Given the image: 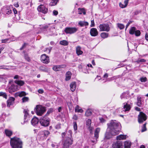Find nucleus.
I'll use <instances>...</instances> for the list:
<instances>
[{"label":"nucleus","instance_id":"obj_1","mask_svg":"<svg viewBox=\"0 0 148 148\" xmlns=\"http://www.w3.org/2000/svg\"><path fill=\"white\" fill-rule=\"evenodd\" d=\"M108 127L104 135V139H108L112 136L117 134L119 131L117 130L118 124L113 121L108 124Z\"/></svg>","mask_w":148,"mask_h":148},{"label":"nucleus","instance_id":"obj_2","mask_svg":"<svg viewBox=\"0 0 148 148\" xmlns=\"http://www.w3.org/2000/svg\"><path fill=\"white\" fill-rule=\"evenodd\" d=\"M10 143L13 148H22V142L19 138L16 137L11 138Z\"/></svg>","mask_w":148,"mask_h":148},{"label":"nucleus","instance_id":"obj_3","mask_svg":"<svg viewBox=\"0 0 148 148\" xmlns=\"http://www.w3.org/2000/svg\"><path fill=\"white\" fill-rule=\"evenodd\" d=\"M70 133V136L67 138L66 140L63 141V148H69V146L72 144L73 140L72 137V132L71 131H69Z\"/></svg>","mask_w":148,"mask_h":148},{"label":"nucleus","instance_id":"obj_4","mask_svg":"<svg viewBox=\"0 0 148 148\" xmlns=\"http://www.w3.org/2000/svg\"><path fill=\"white\" fill-rule=\"evenodd\" d=\"M39 122L42 126L47 127L49 124V119L48 117L45 116L40 118Z\"/></svg>","mask_w":148,"mask_h":148},{"label":"nucleus","instance_id":"obj_5","mask_svg":"<svg viewBox=\"0 0 148 148\" xmlns=\"http://www.w3.org/2000/svg\"><path fill=\"white\" fill-rule=\"evenodd\" d=\"M35 109L37 115L39 116H41L46 110L44 107L40 105L36 106Z\"/></svg>","mask_w":148,"mask_h":148},{"label":"nucleus","instance_id":"obj_6","mask_svg":"<svg viewBox=\"0 0 148 148\" xmlns=\"http://www.w3.org/2000/svg\"><path fill=\"white\" fill-rule=\"evenodd\" d=\"M78 29L75 27H66L64 29V32L66 34H72L77 31Z\"/></svg>","mask_w":148,"mask_h":148},{"label":"nucleus","instance_id":"obj_7","mask_svg":"<svg viewBox=\"0 0 148 148\" xmlns=\"http://www.w3.org/2000/svg\"><path fill=\"white\" fill-rule=\"evenodd\" d=\"M147 119V116L146 114L142 112L140 113L138 115V119L139 123H142L143 121H145Z\"/></svg>","mask_w":148,"mask_h":148},{"label":"nucleus","instance_id":"obj_8","mask_svg":"<svg viewBox=\"0 0 148 148\" xmlns=\"http://www.w3.org/2000/svg\"><path fill=\"white\" fill-rule=\"evenodd\" d=\"M99 27L100 31L108 32L110 29L109 25L108 24H105L100 25Z\"/></svg>","mask_w":148,"mask_h":148},{"label":"nucleus","instance_id":"obj_9","mask_svg":"<svg viewBox=\"0 0 148 148\" xmlns=\"http://www.w3.org/2000/svg\"><path fill=\"white\" fill-rule=\"evenodd\" d=\"M37 9L39 12L44 14L46 13L48 11L47 8L45 7L43 5H41L39 6Z\"/></svg>","mask_w":148,"mask_h":148},{"label":"nucleus","instance_id":"obj_10","mask_svg":"<svg viewBox=\"0 0 148 148\" xmlns=\"http://www.w3.org/2000/svg\"><path fill=\"white\" fill-rule=\"evenodd\" d=\"M41 60L43 63L48 64L49 62V57L46 54H42L41 56Z\"/></svg>","mask_w":148,"mask_h":148},{"label":"nucleus","instance_id":"obj_11","mask_svg":"<svg viewBox=\"0 0 148 148\" xmlns=\"http://www.w3.org/2000/svg\"><path fill=\"white\" fill-rule=\"evenodd\" d=\"M18 89V87L17 85L16 84H12L9 89V91L10 93L12 92L17 90Z\"/></svg>","mask_w":148,"mask_h":148},{"label":"nucleus","instance_id":"obj_12","mask_svg":"<svg viewBox=\"0 0 148 148\" xmlns=\"http://www.w3.org/2000/svg\"><path fill=\"white\" fill-rule=\"evenodd\" d=\"M113 148H123L122 142L121 141H117L112 145Z\"/></svg>","mask_w":148,"mask_h":148},{"label":"nucleus","instance_id":"obj_13","mask_svg":"<svg viewBox=\"0 0 148 148\" xmlns=\"http://www.w3.org/2000/svg\"><path fill=\"white\" fill-rule=\"evenodd\" d=\"M65 65H57L54 66L53 67V70L55 71H60L62 68L66 67Z\"/></svg>","mask_w":148,"mask_h":148},{"label":"nucleus","instance_id":"obj_14","mask_svg":"<svg viewBox=\"0 0 148 148\" xmlns=\"http://www.w3.org/2000/svg\"><path fill=\"white\" fill-rule=\"evenodd\" d=\"M15 99L12 97H10L7 101V106L10 107L11 105L13 104L14 102Z\"/></svg>","mask_w":148,"mask_h":148},{"label":"nucleus","instance_id":"obj_15","mask_svg":"<svg viewBox=\"0 0 148 148\" xmlns=\"http://www.w3.org/2000/svg\"><path fill=\"white\" fill-rule=\"evenodd\" d=\"M90 32L91 35L93 36H95L98 34L97 29L95 28H92L91 29Z\"/></svg>","mask_w":148,"mask_h":148},{"label":"nucleus","instance_id":"obj_16","mask_svg":"<svg viewBox=\"0 0 148 148\" xmlns=\"http://www.w3.org/2000/svg\"><path fill=\"white\" fill-rule=\"evenodd\" d=\"M127 137V136L126 135L121 134L117 136L116 138L118 140H121L125 139Z\"/></svg>","mask_w":148,"mask_h":148},{"label":"nucleus","instance_id":"obj_17","mask_svg":"<svg viewBox=\"0 0 148 148\" xmlns=\"http://www.w3.org/2000/svg\"><path fill=\"white\" fill-rule=\"evenodd\" d=\"M38 119L36 117H34L32 119L31 123L33 125H35L38 123Z\"/></svg>","mask_w":148,"mask_h":148},{"label":"nucleus","instance_id":"obj_18","mask_svg":"<svg viewBox=\"0 0 148 148\" xmlns=\"http://www.w3.org/2000/svg\"><path fill=\"white\" fill-rule=\"evenodd\" d=\"M100 128H97L95 130L94 135L95 137L96 138V140L99 137V133L100 131Z\"/></svg>","mask_w":148,"mask_h":148},{"label":"nucleus","instance_id":"obj_19","mask_svg":"<svg viewBox=\"0 0 148 148\" xmlns=\"http://www.w3.org/2000/svg\"><path fill=\"white\" fill-rule=\"evenodd\" d=\"M76 52L78 56L82 54L83 52L81 50V47L80 46H78L76 48Z\"/></svg>","mask_w":148,"mask_h":148},{"label":"nucleus","instance_id":"obj_20","mask_svg":"<svg viewBox=\"0 0 148 148\" xmlns=\"http://www.w3.org/2000/svg\"><path fill=\"white\" fill-rule=\"evenodd\" d=\"M71 73L70 71H68L66 74L65 80L66 81L69 80L71 79Z\"/></svg>","mask_w":148,"mask_h":148},{"label":"nucleus","instance_id":"obj_21","mask_svg":"<svg viewBox=\"0 0 148 148\" xmlns=\"http://www.w3.org/2000/svg\"><path fill=\"white\" fill-rule=\"evenodd\" d=\"M129 0H125L124 1V5H123L121 3H119L120 7L122 8H125L127 5Z\"/></svg>","mask_w":148,"mask_h":148},{"label":"nucleus","instance_id":"obj_22","mask_svg":"<svg viewBox=\"0 0 148 148\" xmlns=\"http://www.w3.org/2000/svg\"><path fill=\"white\" fill-rule=\"evenodd\" d=\"M124 145L125 148H130L131 143L130 141H126L125 142Z\"/></svg>","mask_w":148,"mask_h":148},{"label":"nucleus","instance_id":"obj_23","mask_svg":"<svg viewBox=\"0 0 148 148\" xmlns=\"http://www.w3.org/2000/svg\"><path fill=\"white\" fill-rule=\"evenodd\" d=\"M82 13L84 15H85L86 14V12L84 9L79 8L78 10V14H81Z\"/></svg>","mask_w":148,"mask_h":148},{"label":"nucleus","instance_id":"obj_24","mask_svg":"<svg viewBox=\"0 0 148 148\" xmlns=\"http://www.w3.org/2000/svg\"><path fill=\"white\" fill-rule=\"evenodd\" d=\"M78 24L81 27L83 26H87L88 25V23L87 22L80 21L79 23Z\"/></svg>","mask_w":148,"mask_h":148},{"label":"nucleus","instance_id":"obj_25","mask_svg":"<svg viewBox=\"0 0 148 148\" xmlns=\"http://www.w3.org/2000/svg\"><path fill=\"white\" fill-rule=\"evenodd\" d=\"M59 0H52L49 3V5L51 6H54L56 5Z\"/></svg>","mask_w":148,"mask_h":148},{"label":"nucleus","instance_id":"obj_26","mask_svg":"<svg viewBox=\"0 0 148 148\" xmlns=\"http://www.w3.org/2000/svg\"><path fill=\"white\" fill-rule=\"evenodd\" d=\"M136 29L134 27H132L129 30V33L132 35H133L135 33Z\"/></svg>","mask_w":148,"mask_h":148},{"label":"nucleus","instance_id":"obj_27","mask_svg":"<svg viewBox=\"0 0 148 148\" xmlns=\"http://www.w3.org/2000/svg\"><path fill=\"white\" fill-rule=\"evenodd\" d=\"M5 133L6 135L8 136H10L12 134V132L8 130H5Z\"/></svg>","mask_w":148,"mask_h":148},{"label":"nucleus","instance_id":"obj_28","mask_svg":"<svg viewBox=\"0 0 148 148\" xmlns=\"http://www.w3.org/2000/svg\"><path fill=\"white\" fill-rule=\"evenodd\" d=\"M70 89L71 91H74L76 88L75 84H71L70 85Z\"/></svg>","mask_w":148,"mask_h":148},{"label":"nucleus","instance_id":"obj_29","mask_svg":"<svg viewBox=\"0 0 148 148\" xmlns=\"http://www.w3.org/2000/svg\"><path fill=\"white\" fill-rule=\"evenodd\" d=\"M75 111L76 112L82 113L83 112V110L81 109H79V106H77L75 108Z\"/></svg>","mask_w":148,"mask_h":148},{"label":"nucleus","instance_id":"obj_30","mask_svg":"<svg viewBox=\"0 0 148 148\" xmlns=\"http://www.w3.org/2000/svg\"><path fill=\"white\" fill-rule=\"evenodd\" d=\"M60 43L61 45H67L68 44V42L66 40L60 41Z\"/></svg>","mask_w":148,"mask_h":148},{"label":"nucleus","instance_id":"obj_31","mask_svg":"<svg viewBox=\"0 0 148 148\" xmlns=\"http://www.w3.org/2000/svg\"><path fill=\"white\" fill-rule=\"evenodd\" d=\"M108 33L105 32L102 33L101 34V37L103 38H106L108 37Z\"/></svg>","mask_w":148,"mask_h":148},{"label":"nucleus","instance_id":"obj_32","mask_svg":"<svg viewBox=\"0 0 148 148\" xmlns=\"http://www.w3.org/2000/svg\"><path fill=\"white\" fill-rule=\"evenodd\" d=\"M124 108H125V111H126L129 110L130 108V107L129 105L126 103V105L124 106Z\"/></svg>","mask_w":148,"mask_h":148},{"label":"nucleus","instance_id":"obj_33","mask_svg":"<svg viewBox=\"0 0 148 148\" xmlns=\"http://www.w3.org/2000/svg\"><path fill=\"white\" fill-rule=\"evenodd\" d=\"M26 95V93L23 91L19 92L18 93V95L20 97H22Z\"/></svg>","mask_w":148,"mask_h":148},{"label":"nucleus","instance_id":"obj_34","mask_svg":"<svg viewBox=\"0 0 148 148\" xmlns=\"http://www.w3.org/2000/svg\"><path fill=\"white\" fill-rule=\"evenodd\" d=\"M117 25L118 27L121 29H124L125 27L124 25L121 23H118Z\"/></svg>","mask_w":148,"mask_h":148},{"label":"nucleus","instance_id":"obj_35","mask_svg":"<svg viewBox=\"0 0 148 148\" xmlns=\"http://www.w3.org/2000/svg\"><path fill=\"white\" fill-rule=\"evenodd\" d=\"M5 12L7 14H9L11 13V10L9 8H6L5 10Z\"/></svg>","mask_w":148,"mask_h":148},{"label":"nucleus","instance_id":"obj_36","mask_svg":"<svg viewBox=\"0 0 148 148\" xmlns=\"http://www.w3.org/2000/svg\"><path fill=\"white\" fill-rule=\"evenodd\" d=\"M29 100V98L27 97H24L22 99V102L24 103L28 101Z\"/></svg>","mask_w":148,"mask_h":148},{"label":"nucleus","instance_id":"obj_37","mask_svg":"<svg viewBox=\"0 0 148 148\" xmlns=\"http://www.w3.org/2000/svg\"><path fill=\"white\" fill-rule=\"evenodd\" d=\"M137 105L139 106H140L141 105V99L140 97H138L137 98Z\"/></svg>","mask_w":148,"mask_h":148},{"label":"nucleus","instance_id":"obj_38","mask_svg":"<svg viewBox=\"0 0 148 148\" xmlns=\"http://www.w3.org/2000/svg\"><path fill=\"white\" fill-rule=\"evenodd\" d=\"M91 121L90 119H88L86 121V125L88 127H90L91 124Z\"/></svg>","mask_w":148,"mask_h":148},{"label":"nucleus","instance_id":"obj_39","mask_svg":"<svg viewBox=\"0 0 148 148\" xmlns=\"http://www.w3.org/2000/svg\"><path fill=\"white\" fill-rule=\"evenodd\" d=\"M140 81L142 82H146L147 80V78L146 77H142L140 79Z\"/></svg>","mask_w":148,"mask_h":148},{"label":"nucleus","instance_id":"obj_40","mask_svg":"<svg viewBox=\"0 0 148 148\" xmlns=\"http://www.w3.org/2000/svg\"><path fill=\"white\" fill-rule=\"evenodd\" d=\"M108 74L107 73H106L103 75V77L104 78L103 80H105L106 81L107 80L108 77Z\"/></svg>","mask_w":148,"mask_h":148},{"label":"nucleus","instance_id":"obj_41","mask_svg":"<svg viewBox=\"0 0 148 148\" xmlns=\"http://www.w3.org/2000/svg\"><path fill=\"white\" fill-rule=\"evenodd\" d=\"M24 58L28 62H29L30 61V59L27 55L25 54V55Z\"/></svg>","mask_w":148,"mask_h":148},{"label":"nucleus","instance_id":"obj_42","mask_svg":"<svg viewBox=\"0 0 148 148\" xmlns=\"http://www.w3.org/2000/svg\"><path fill=\"white\" fill-rule=\"evenodd\" d=\"M0 96H3L5 99L7 98V96L5 93L3 92H0Z\"/></svg>","mask_w":148,"mask_h":148},{"label":"nucleus","instance_id":"obj_43","mask_svg":"<svg viewBox=\"0 0 148 148\" xmlns=\"http://www.w3.org/2000/svg\"><path fill=\"white\" fill-rule=\"evenodd\" d=\"M92 113L89 110H88L86 112V115L87 116H88L91 114Z\"/></svg>","mask_w":148,"mask_h":148},{"label":"nucleus","instance_id":"obj_44","mask_svg":"<svg viewBox=\"0 0 148 148\" xmlns=\"http://www.w3.org/2000/svg\"><path fill=\"white\" fill-rule=\"evenodd\" d=\"M146 123L144 124L143 126V127L142 130V132H143L146 130Z\"/></svg>","mask_w":148,"mask_h":148},{"label":"nucleus","instance_id":"obj_45","mask_svg":"<svg viewBox=\"0 0 148 148\" xmlns=\"http://www.w3.org/2000/svg\"><path fill=\"white\" fill-rule=\"evenodd\" d=\"M9 40V39L8 38L2 40H1V42L3 43H5L6 42H10V41L8 42Z\"/></svg>","mask_w":148,"mask_h":148},{"label":"nucleus","instance_id":"obj_46","mask_svg":"<svg viewBox=\"0 0 148 148\" xmlns=\"http://www.w3.org/2000/svg\"><path fill=\"white\" fill-rule=\"evenodd\" d=\"M135 34L136 36H138L140 35V31L136 30L135 31Z\"/></svg>","mask_w":148,"mask_h":148},{"label":"nucleus","instance_id":"obj_47","mask_svg":"<svg viewBox=\"0 0 148 148\" xmlns=\"http://www.w3.org/2000/svg\"><path fill=\"white\" fill-rule=\"evenodd\" d=\"M15 83H24V82L22 80H16L14 81Z\"/></svg>","mask_w":148,"mask_h":148},{"label":"nucleus","instance_id":"obj_48","mask_svg":"<svg viewBox=\"0 0 148 148\" xmlns=\"http://www.w3.org/2000/svg\"><path fill=\"white\" fill-rule=\"evenodd\" d=\"M73 127L74 130H76L77 129V125L76 122H74L73 123Z\"/></svg>","mask_w":148,"mask_h":148},{"label":"nucleus","instance_id":"obj_49","mask_svg":"<svg viewBox=\"0 0 148 148\" xmlns=\"http://www.w3.org/2000/svg\"><path fill=\"white\" fill-rule=\"evenodd\" d=\"M40 2L44 4H46L48 0H39Z\"/></svg>","mask_w":148,"mask_h":148},{"label":"nucleus","instance_id":"obj_50","mask_svg":"<svg viewBox=\"0 0 148 148\" xmlns=\"http://www.w3.org/2000/svg\"><path fill=\"white\" fill-rule=\"evenodd\" d=\"M51 49V48H45V50H44V51H47L48 50V53H49L50 52Z\"/></svg>","mask_w":148,"mask_h":148},{"label":"nucleus","instance_id":"obj_51","mask_svg":"<svg viewBox=\"0 0 148 148\" xmlns=\"http://www.w3.org/2000/svg\"><path fill=\"white\" fill-rule=\"evenodd\" d=\"M91 25H90V27H93L94 26H95V23L94 20H91Z\"/></svg>","mask_w":148,"mask_h":148},{"label":"nucleus","instance_id":"obj_52","mask_svg":"<svg viewBox=\"0 0 148 148\" xmlns=\"http://www.w3.org/2000/svg\"><path fill=\"white\" fill-rule=\"evenodd\" d=\"M5 66L4 65L0 66V69H3L7 70L8 69V68L4 67Z\"/></svg>","mask_w":148,"mask_h":148},{"label":"nucleus","instance_id":"obj_53","mask_svg":"<svg viewBox=\"0 0 148 148\" xmlns=\"http://www.w3.org/2000/svg\"><path fill=\"white\" fill-rule=\"evenodd\" d=\"M53 13L54 15H57L58 14V12L57 11L54 10L53 11Z\"/></svg>","mask_w":148,"mask_h":148},{"label":"nucleus","instance_id":"obj_54","mask_svg":"<svg viewBox=\"0 0 148 148\" xmlns=\"http://www.w3.org/2000/svg\"><path fill=\"white\" fill-rule=\"evenodd\" d=\"M138 61L140 62H145L146 61V60L143 59H141L139 60Z\"/></svg>","mask_w":148,"mask_h":148},{"label":"nucleus","instance_id":"obj_55","mask_svg":"<svg viewBox=\"0 0 148 148\" xmlns=\"http://www.w3.org/2000/svg\"><path fill=\"white\" fill-rule=\"evenodd\" d=\"M19 77H20V76L18 75H16L14 76V79H18Z\"/></svg>","mask_w":148,"mask_h":148},{"label":"nucleus","instance_id":"obj_56","mask_svg":"<svg viewBox=\"0 0 148 148\" xmlns=\"http://www.w3.org/2000/svg\"><path fill=\"white\" fill-rule=\"evenodd\" d=\"M72 13L73 14V16H74V17H75L77 18V15L75 14H75H76V12L74 10L73 11Z\"/></svg>","mask_w":148,"mask_h":148},{"label":"nucleus","instance_id":"obj_57","mask_svg":"<svg viewBox=\"0 0 148 148\" xmlns=\"http://www.w3.org/2000/svg\"><path fill=\"white\" fill-rule=\"evenodd\" d=\"M132 23L131 21H129V22L127 23V24L126 25V29H127V27L129 26V25Z\"/></svg>","mask_w":148,"mask_h":148},{"label":"nucleus","instance_id":"obj_58","mask_svg":"<svg viewBox=\"0 0 148 148\" xmlns=\"http://www.w3.org/2000/svg\"><path fill=\"white\" fill-rule=\"evenodd\" d=\"M38 92L39 93H42L43 92V90H42L39 89L38 90Z\"/></svg>","mask_w":148,"mask_h":148},{"label":"nucleus","instance_id":"obj_59","mask_svg":"<svg viewBox=\"0 0 148 148\" xmlns=\"http://www.w3.org/2000/svg\"><path fill=\"white\" fill-rule=\"evenodd\" d=\"M145 38L147 40H148V35L147 33H146L145 35Z\"/></svg>","mask_w":148,"mask_h":148},{"label":"nucleus","instance_id":"obj_60","mask_svg":"<svg viewBox=\"0 0 148 148\" xmlns=\"http://www.w3.org/2000/svg\"><path fill=\"white\" fill-rule=\"evenodd\" d=\"M113 79V77H111V78H109L107 79V80L106 81H110L111 80H112Z\"/></svg>","mask_w":148,"mask_h":148},{"label":"nucleus","instance_id":"obj_61","mask_svg":"<svg viewBox=\"0 0 148 148\" xmlns=\"http://www.w3.org/2000/svg\"><path fill=\"white\" fill-rule=\"evenodd\" d=\"M13 11H14V14H17V11L14 8V9H13Z\"/></svg>","mask_w":148,"mask_h":148},{"label":"nucleus","instance_id":"obj_62","mask_svg":"<svg viewBox=\"0 0 148 148\" xmlns=\"http://www.w3.org/2000/svg\"><path fill=\"white\" fill-rule=\"evenodd\" d=\"M28 113L27 111H25V116H27L28 115Z\"/></svg>","mask_w":148,"mask_h":148},{"label":"nucleus","instance_id":"obj_63","mask_svg":"<svg viewBox=\"0 0 148 148\" xmlns=\"http://www.w3.org/2000/svg\"><path fill=\"white\" fill-rule=\"evenodd\" d=\"M135 109L137 111H140V109L139 108H138L137 107H136L135 108Z\"/></svg>","mask_w":148,"mask_h":148},{"label":"nucleus","instance_id":"obj_64","mask_svg":"<svg viewBox=\"0 0 148 148\" xmlns=\"http://www.w3.org/2000/svg\"><path fill=\"white\" fill-rule=\"evenodd\" d=\"M14 6L16 7H18L19 6V5L18 3H17L14 4Z\"/></svg>","mask_w":148,"mask_h":148}]
</instances>
